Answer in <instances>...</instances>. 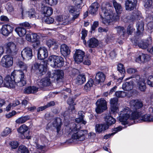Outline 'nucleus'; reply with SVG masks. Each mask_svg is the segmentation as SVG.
I'll return each mask as SVG.
<instances>
[{
	"label": "nucleus",
	"mask_w": 153,
	"mask_h": 153,
	"mask_svg": "<svg viewBox=\"0 0 153 153\" xmlns=\"http://www.w3.org/2000/svg\"><path fill=\"white\" fill-rule=\"evenodd\" d=\"M76 7H69L68 10L72 14L73 16L72 19L74 20L77 18L79 14V9H76Z\"/></svg>",
	"instance_id": "4be33fe9"
},
{
	"label": "nucleus",
	"mask_w": 153,
	"mask_h": 153,
	"mask_svg": "<svg viewBox=\"0 0 153 153\" xmlns=\"http://www.w3.org/2000/svg\"><path fill=\"white\" fill-rule=\"evenodd\" d=\"M16 111H13L11 112L6 115V117L7 118H10L16 114Z\"/></svg>",
	"instance_id": "e2e57ef3"
},
{
	"label": "nucleus",
	"mask_w": 153,
	"mask_h": 153,
	"mask_svg": "<svg viewBox=\"0 0 153 153\" xmlns=\"http://www.w3.org/2000/svg\"><path fill=\"white\" fill-rule=\"evenodd\" d=\"M21 56L23 59L28 60L32 58V50L29 47H26L21 51Z\"/></svg>",
	"instance_id": "f8f14e48"
},
{
	"label": "nucleus",
	"mask_w": 153,
	"mask_h": 153,
	"mask_svg": "<svg viewBox=\"0 0 153 153\" xmlns=\"http://www.w3.org/2000/svg\"><path fill=\"white\" fill-rule=\"evenodd\" d=\"M105 74L102 72H98L96 75L95 81L97 84L103 82L105 80Z\"/></svg>",
	"instance_id": "5701e85b"
},
{
	"label": "nucleus",
	"mask_w": 153,
	"mask_h": 153,
	"mask_svg": "<svg viewBox=\"0 0 153 153\" xmlns=\"http://www.w3.org/2000/svg\"><path fill=\"white\" fill-rule=\"evenodd\" d=\"M39 37L38 35L36 33H33L32 34V37H31V42H36L37 45H39L40 44V42L38 41Z\"/></svg>",
	"instance_id": "49530a36"
},
{
	"label": "nucleus",
	"mask_w": 153,
	"mask_h": 153,
	"mask_svg": "<svg viewBox=\"0 0 153 153\" xmlns=\"http://www.w3.org/2000/svg\"><path fill=\"white\" fill-rule=\"evenodd\" d=\"M115 29L117 32L121 35H123L126 32L124 28L121 26H118L115 27Z\"/></svg>",
	"instance_id": "a18cd8bd"
},
{
	"label": "nucleus",
	"mask_w": 153,
	"mask_h": 153,
	"mask_svg": "<svg viewBox=\"0 0 153 153\" xmlns=\"http://www.w3.org/2000/svg\"><path fill=\"white\" fill-rule=\"evenodd\" d=\"M34 68L37 70L38 73L41 75H44L47 71L46 66L42 63H35L34 65Z\"/></svg>",
	"instance_id": "dca6fc26"
},
{
	"label": "nucleus",
	"mask_w": 153,
	"mask_h": 153,
	"mask_svg": "<svg viewBox=\"0 0 153 153\" xmlns=\"http://www.w3.org/2000/svg\"><path fill=\"white\" fill-rule=\"evenodd\" d=\"M118 100L117 98H114L110 100L111 106H117Z\"/></svg>",
	"instance_id": "4d7b16f0"
},
{
	"label": "nucleus",
	"mask_w": 153,
	"mask_h": 153,
	"mask_svg": "<svg viewBox=\"0 0 153 153\" xmlns=\"http://www.w3.org/2000/svg\"><path fill=\"white\" fill-rule=\"evenodd\" d=\"M99 7L98 4L97 2H94L89 7L88 10L90 13L94 14L97 12Z\"/></svg>",
	"instance_id": "7c9ffc66"
},
{
	"label": "nucleus",
	"mask_w": 153,
	"mask_h": 153,
	"mask_svg": "<svg viewBox=\"0 0 153 153\" xmlns=\"http://www.w3.org/2000/svg\"><path fill=\"white\" fill-rule=\"evenodd\" d=\"M137 3V0H127L125 3L126 10L129 11L133 10Z\"/></svg>",
	"instance_id": "412c9836"
},
{
	"label": "nucleus",
	"mask_w": 153,
	"mask_h": 153,
	"mask_svg": "<svg viewBox=\"0 0 153 153\" xmlns=\"http://www.w3.org/2000/svg\"><path fill=\"white\" fill-rule=\"evenodd\" d=\"M11 132L12 130L11 128L6 127L2 132L1 135L3 136H6L11 133Z\"/></svg>",
	"instance_id": "09e8293b"
},
{
	"label": "nucleus",
	"mask_w": 153,
	"mask_h": 153,
	"mask_svg": "<svg viewBox=\"0 0 153 153\" xmlns=\"http://www.w3.org/2000/svg\"><path fill=\"white\" fill-rule=\"evenodd\" d=\"M117 70L121 74H123V76L121 77H120L119 79L121 81L123 78L124 76V74L125 73V70L123 67V65L121 63L118 64V65Z\"/></svg>",
	"instance_id": "79ce46f5"
},
{
	"label": "nucleus",
	"mask_w": 153,
	"mask_h": 153,
	"mask_svg": "<svg viewBox=\"0 0 153 153\" xmlns=\"http://www.w3.org/2000/svg\"><path fill=\"white\" fill-rule=\"evenodd\" d=\"M83 61V63L85 65H89L91 64V62L88 58V57H85L84 60Z\"/></svg>",
	"instance_id": "052dcab7"
},
{
	"label": "nucleus",
	"mask_w": 153,
	"mask_h": 153,
	"mask_svg": "<svg viewBox=\"0 0 153 153\" xmlns=\"http://www.w3.org/2000/svg\"><path fill=\"white\" fill-rule=\"evenodd\" d=\"M111 113L113 114H115L118 113L119 111L118 109V105L117 106H111Z\"/></svg>",
	"instance_id": "3c124183"
},
{
	"label": "nucleus",
	"mask_w": 153,
	"mask_h": 153,
	"mask_svg": "<svg viewBox=\"0 0 153 153\" xmlns=\"http://www.w3.org/2000/svg\"><path fill=\"white\" fill-rule=\"evenodd\" d=\"M66 129L68 133L72 134V139L78 141H83L87 139L88 132L85 130H79L77 129L76 125L72 123L66 126Z\"/></svg>",
	"instance_id": "7ed1b4c3"
},
{
	"label": "nucleus",
	"mask_w": 153,
	"mask_h": 153,
	"mask_svg": "<svg viewBox=\"0 0 153 153\" xmlns=\"http://www.w3.org/2000/svg\"><path fill=\"white\" fill-rule=\"evenodd\" d=\"M85 77L84 75L80 74L78 75L75 79V82L78 85L83 84L85 81Z\"/></svg>",
	"instance_id": "473e14b6"
},
{
	"label": "nucleus",
	"mask_w": 153,
	"mask_h": 153,
	"mask_svg": "<svg viewBox=\"0 0 153 153\" xmlns=\"http://www.w3.org/2000/svg\"><path fill=\"white\" fill-rule=\"evenodd\" d=\"M130 104L131 107L134 109L132 111V114L133 113L136 111H138L139 112H141L139 109L142 107L143 106L142 101L138 100H131L130 102Z\"/></svg>",
	"instance_id": "9d476101"
},
{
	"label": "nucleus",
	"mask_w": 153,
	"mask_h": 153,
	"mask_svg": "<svg viewBox=\"0 0 153 153\" xmlns=\"http://www.w3.org/2000/svg\"><path fill=\"white\" fill-rule=\"evenodd\" d=\"M10 145L12 149H15L18 146L19 144L16 141H12L10 143Z\"/></svg>",
	"instance_id": "13d9d810"
},
{
	"label": "nucleus",
	"mask_w": 153,
	"mask_h": 153,
	"mask_svg": "<svg viewBox=\"0 0 153 153\" xmlns=\"http://www.w3.org/2000/svg\"><path fill=\"white\" fill-rule=\"evenodd\" d=\"M51 84L50 80L49 78L47 77L43 78L39 80L37 82V85L41 88L48 86Z\"/></svg>",
	"instance_id": "6ab92c4d"
},
{
	"label": "nucleus",
	"mask_w": 153,
	"mask_h": 153,
	"mask_svg": "<svg viewBox=\"0 0 153 153\" xmlns=\"http://www.w3.org/2000/svg\"><path fill=\"white\" fill-rule=\"evenodd\" d=\"M15 30L20 37L24 36L26 33V29L23 27H17L15 28Z\"/></svg>",
	"instance_id": "4c0bfd02"
},
{
	"label": "nucleus",
	"mask_w": 153,
	"mask_h": 153,
	"mask_svg": "<svg viewBox=\"0 0 153 153\" xmlns=\"http://www.w3.org/2000/svg\"><path fill=\"white\" fill-rule=\"evenodd\" d=\"M127 72L129 74H133L137 72V70L135 68H129L127 69Z\"/></svg>",
	"instance_id": "bf43d9fd"
},
{
	"label": "nucleus",
	"mask_w": 153,
	"mask_h": 153,
	"mask_svg": "<svg viewBox=\"0 0 153 153\" xmlns=\"http://www.w3.org/2000/svg\"><path fill=\"white\" fill-rule=\"evenodd\" d=\"M152 22H149L147 25L148 29L149 30H151L153 29V17H152Z\"/></svg>",
	"instance_id": "680f3d73"
},
{
	"label": "nucleus",
	"mask_w": 153,
	"mask_h": 153,
	"mask_svg": "<svg viewBox=\"0 0 153 153\" xmlns=\"http://www.w3.org/2000/svg\"><path fill=\"white\" fill-rule=\"evenodd\" d=\"M48 56V53L47 49L45 47L40 48L38 52V57L40 60L43 59Z\"/></svg>",
	"instance_id": "a211bd4d"
},
{
	"label": "nucleus",
	"mask_w": 153,
	"mask_h": 153,
	"mask_svg": "<svg viewBox=\"0 0 153 153\" xmlns=\"http://www.w3.org/2000/svg\"><path fill=\"white\" fill-rule=\"evenodd\" d=\"M85 56V53L80 50H77L74 56L75 61L77 64H79L83 60V57Z\"/></svg>",
	"instance_id": "2eb2a0df"
},
{
	"label": "nucleus",
	"mask_w": 153,
	"mask_h": 153,
	"mask_svg": "<svg viewBox=\"0 0 153 153\" xmlns=\"http://www.w3.org/2000/svg\"><path fill=\"white\" fill-rule=\"evenodd\" d=\"M37 15L34 9L32 8L30 10L28 11V17L30 18L36 17Z\"/></svg>",
	"instance_id": "de8ad7c7"
},
{
	"label": "nucleus",
	"mask_w": 153,
	"mask_h": 153,
	"mask_svg": "<svg viewBox=\"0 0 153 153\" xmlns=\"http://www.w3.org/2000/svg\"><path fill=\"white\" fill-rule=\"evenodd\" d=\"M108 127V126L106 124H97L95 127V130L97 132L100 133L107 129Z\"/></svg>",
	"instance_id": "c756f323"
},
{
	"label": "nucleus",
	"mask_w": 153,
	"mask_h": 153,
	"mask_svg": "<svg viewBox=\"0 0 153 153\" xmlns=\"http://www.w3.org/2000/svg\"><path fill=\"white\" fill-rule=\"evenodd\" d=\"M54 126L56 127L57 132L59 133L60 130L62 125L61 120L60 118L56 119L53 123Z\"/></svg>",
	"instance_id": "72a5a7b5"
},
{
	"label": "nucleus",
	"mask_w": 153,
	"mask_h": 153,
	"mask_svg": "<svg viewBox=\"0 0 153 153\" xmlns=\"http://www.w3.org/2000/svg\"><path fill=\"white\" fill-rule=\"evenodd\" d=\"M87 30L85 29H82V39L83 40V43L86 45V41L84 40L85 37L87 35Z\"/></svg>",
	"instance_id": "5fc2aeb1"
},
{
	"label": "nucleus",
	"mask_w": 153,
	"mask_h": 153,
	"mask_svg": "<svg viewBox=\"0 0 153 153\" xmlns=\"http://www.w3.org/2000/svg\"><path fill=\"white\" fill-rule=\"evenodd\" d=\"M119 117L118 118L122 124L126 125L128 123V120H135L132 119V111H131L129 107H126L122 109L119 113Z\"/></svg>",
	"instance_id": "20e7f679"
},
{
	"label": "nucleus",
	"mask_w": 153,
	"mask_h": 153,
	"mask_svg": "<svg viewBox=\"0 0 153 153\" xmlns=\"http://www.w3.org/2000/svg\"><path fill=\"white\" fill-rule=\"evenodd\" d=\"M18 153H29L27 148L24 145L20 146L18 149ZM30 153H36L35 151H32Z\"/></svg>",
	"instance_id": "e433bc0d"
},
{
	"label": "nucleus",
	"mask_w": 153,
	"mask_h": 153,
	"mask_svg": "<svg viewBox=\"0 0 153 153\" xmlns=\"http://www.w3.org/2000/svg\"><path fill=\"white\" fill-rule=\"evenodd\" d=\"M115 95L118 97H123L126 95V93L124 91H118L115 92Z\"/></svg>",
	"instance_id": "864d4df0"
},
{
	"label": "nucleus",
	"mask_w": 153,
	"mask_h": 153,
	"mask_svg": "<svg viewBox=\"0 0 153 153\" xmlns=\"http://www.w3.org/2000/svg\"><path fill=\"white\" fill-rule=\"evenodd\" d=\"M98 25L99 22L98 21H95L94 22L92 25L91 26L92 30H94L98 26Z\"/></svg>",
	"instance_id": "0e129e2a"
},
{
	"label": "nucleus",
	"mask_w": 153,
	"mask_h": 153,
	"mask_svg": "<svg viewBox=\"0 0 153 153\" xmlns=\"http://www.w3.org/2000/svg\"><path fill=\"white\" fill-rule=\"evenodd\" d=\"M28 130V127L25 125L23 124L18 129V131L21 134L22 138L30 139L31 137L29 135V132L27 131Z\"/></svg>",
	"instance_id": "9b49d317"
},
{
	"label": "nucleus",
	"mask_w": 153,
	"mask_h": 153,
	"mask_svg": "<svg viewBox=\"0 0 153 153\" xmlns=\"http://www.w3.org/2000/svg\"><path fill=\"white\" fill-rule=\"evenodd\" d=\"M20 25L27 28H29L30 27V24L28 22H26L21 24Z\"/></svg>",
	"instance_id": "774afa93"
},
{
	"label": "nucleus",
	"mask_w": 153,
	"mask_h": 153,
	"mask_svg": "<svg viewBox=\"0 0 153 153\" xmlns=\"http://www.w3.org/2000/svg\"><path fill=\"white\" fill-rule=\"evenodd\" d=\"M38 88L35 86H30L26 88L24 91L25 94H34L38 91Z\"/></svg>",
	"instance_id": "c85d7f7f"
},
{
	"label": "nucleus",
	"mask_w": 153,
	"mask_h": 153,
	"mask_svg": "<svg viewBox=\"0 0 153 153\" xmlns=\"http://www.w3.org/2000/svg\"><path fill=\"white\" fill-rule=\"evenodd\" d=\"M44 22L48 24H51L53 23L54 22V19L51 17L46 16L45 18Z\"/></svg>",
	"instance_id": "6e6d98bb"
},
{
	"label": "nucleus",
	"mask_w": 153,
	"mask_h": 153,
	"mask_svg": "<svg viewBox=\"0 0 153 153\" xmlns=\"http://www.w3.org/2000/svg\"><path fill=\"white\" fill-rule=\"evenodd\" d=\"M133 82L131 81L130 82H126L123 85V89L126 91H130L132 88Z\"/></svg>",
	"instance_id": "c9c22d12"
},
{
	"label": "nucleus",
	"mask_w": 153,
	"mask_h": 153,
	"mask_svg": "<svg viewBox=\"0 0 153 153\" xmlns=\"http://www.w3.org/2000/svg\"><path fill=\"white\" fill-rule=\"evenodd\" d=\"M107 124V125H111L115 123V120L112 117L109 115L106 116L104 118Z\"/></svg>",
	"instance_id": "f704fd0d"
},
{
	"label": "nucleus",
	"mask_w": 153,
	"mask_h": 153,
	"mask_svg": "<svg viewBox=\"0 0 153 153\" xmlns=\"http://www.w3.org/2000/svg\"><path fill=\"white\" fill-rule=\"evenodd\" d=\"M149 59L150 57L148 55L142 53L138 57L136 58V61L137 62L141 63L149 60Z\"/></svg>",
	"instance_id": "bb28decb"
},
{
	"label": "nucleus",
	"mask_w": 153,
	"mask_h": 153,
	"mask_svg": "<svg viewBox=\"0 0 153 153\" xmlns=\"http://www.w3.org/2000/svg\"><path fill=\"white\" fill-rule=\"evenodd\" d=\"M123 127L121 126H120L118 127L115 128L114 129L113 131L114 132H113V133H115V134L117 132L121 131Z\"/></svg>",
	"instance_id": "338daca9"
},
{
	"label": "nucleus",
	"mask_w": 153,
	"mask_h": 153,
	"mask_svg": "<svg viewBox=\"0 0 153 153\" xmlns=\"http://www.w3.org/2000/svg\"><path fill=\"white\" fill-rule=\"evenodd\" d=\"M55 20L59 24L64 25L68 24L71 22L68 16L62 15L56 16L55 17Z\"/></svg>",
	"instance_id": "4468645a"
},
{
	"label": "nucleus",
	"mask_w": 153,
	"mask_h": 153,
	"mask_svg": "<svg viewBox=\"0 0 153 153\" xmlns=\"http://www.w3.org/2000/svg\"><path fill=\"white\" fill-rule=\"evenodd\" d=\"M87 44L90 48H94L98 46L99 42L98 40L96 38H92L88 41Z\"/></svg>",
	"instance_id": "cd10ccee"
},
{
	"label": "nucleus",
	"mask_w": 153,
	"mask_h": 153,
	"mask_svg": "<svg viewBox=\"0 0 153 153\" xmlns=\"http://www.w3.org/2000/svg\"><path fill=\"white\" fill-rule=\"evenodd\" d=\"M45 3L50 5H56L58 2L57 0H44Z\"/></svg>",
	"instance_id": "603ef678"
},
{
	"label": "nucleus",
	"mask_w": 153,
	"mask_h": 153,
	"mask_svg": "<svg viewBox=\"0 0 153 153\" xmlns=\"http://www.w3.org/2000/svg\"><path fill=\"white\" fill-rule=\"evenodd\" d=\"M131 118L138 120L139 122L153 121V115L149 114H143L138 111H136L133 113Z\"/></svg>",
	"instance_id": "39448f33"
},
{
	"label": "nucleus",
	"mask_w": 153,
	"mask_h": 153,
	"mask_svg": "<svg viewBox=\"0 0 153 153\" xmlns=\"http://www.w3.org/2000/svg\"><path fill=\"white\" fill-rule=\"evenodd\" d=\"M48 62L52 67L55 68L61 67L64 65L63 58L60 56L55 55L49 56Z\"/></svg>",
	"instance_id": "0eeeda50"
},
{
	"label": "nucleus",
	"mask_w": 153,
	"mask_h": 153,
	"mask_svg": "<svg viewBox=\"0 0 153 153\" xmlns=\"http://www.w3.org/2000/svg\"><path fill=\"white\" fill-rule=\"evenodd\" d=\"M13 58L9 55L4 56L1 59V64L4 67L9 68L13 65Z\"/></svg>",
	"instance_id": "1a4fd4ad"
},
{
	"label": "nucleus",
	"mask_w": 153,
	"mask_h": 153,
	"mask_svg": "<svg viewBox=\"0 0 153 153\" xmlns=\"http://www.w3.org/2000/svg\"><path fill=\"white\" fill-rule=\"evenodd\" d=\"M133 78V80L135 81L136 86L138 90L141 92H145L146 89L145 80L144 78L140 77L139 75H133L131 77L126 79L127 80Z\"/></svg>",
	"instance_id": "423d86ee"
},
{
	"label": "nucleus",
	"mask_w": 153,
	"mask_h": 153,
	"mask_svg": "<svg viewBox=\"0 0 153 153\" xmlns=\"http://www.w3.org/2000/svg\"><path fill=\"white\" fill-rule=\"evenodd\" d=\"M113 3L115 9L117 14L114 13L112 7L109 8L108 5L102 7L100 13V16L102 22L106 25L114 21H117L119 19V14L121 13L122 8L121 5L115 0H113Z\"/></svg>",
	"instance_id": "f257e3e1"
},
{
	"label": "nucleus",
	"mask_w": 153,
	"mask_h": 153,
	"mask_svg": "<svg viewBox=\"0 0 153 153\" xmlns=\"http://www.w3.org/2000/svg\"><path fill=\"white\" fill-rule=\"evenodd\" d=\"M152 42V39L150 37L149 38V40H141L138 43V46L139 48L143 49H145L148 48L149 44Z\"/></svg>",
	"instance_id": "a878e982"
},
{
	"label": "nucleus",
	"mask_w": 153,
	"mask_h": 153,
	"mask_svg": "<svg viewBox=\"0 0 153 153\" xmlns=\"http://www.w3.org/2000/svg\"><path fill=\"white\" fill-rule=\"evenodd\" d=\"M13 27L10 25H4L1 29V33L4 36H8L13 31Z\"/></svg>",
	"instance_id": "f3484780"
},
{
	"label": "nucleus",
	"mask_w": 153,
	"mask_h": 153,
	"mask_svg": "<svg viewBox=\"0 0 153 153\" xmlns=\"http://www.w3.org/2000/svg\"><path fill=\"white\" fill-rule=\"evenodd\" d=\"M29 119V116L22 117L17 119L16 122L17 123L22 124L25 123Z\"/></svg>",
	"instance_id": "a19ab883"
},
{
	"label": "nucleus",
	"mask_w": 153,
	"mask_h": 153,
	"mask_svg": "<svg viewBox=\"0 0 153 153\" xmlns=\"http://www.w3.org/2000/svg\"><path fill=\"white\" fill-rule=\"evenodd\" d=\"M60 52L63 56H66L70 54L71 51L67 45L65 44H62L61 45Z\"/></svg>",
	"instance_id": "393cba45"
},
{
	"label": "nucleus",
	"mask_w": 153,
	"mask_h": 153,
	"mask_svg": "<svg viewBox=\"0 0 153 153\" xmlns=\"http://www.w3.org/2000/svg\"><path fill=\"white\" fill-rule=\"evenodd\" d=\"M152 0H145L144 1V6L146 10H149L152 7Z\"/></svg>",
	"instance_id": "37998d69"
},
{
	"label": "nucleus",
	"mask_w": 153,
	"mask_h": 153,
	"mask_svg": "<svg viewBox=\"0 0 153 153\" xmlns=\"http://www.w3.org/2000/svg\"><path fill=\"white\" fill-rule=\"evenodd\" d=\"M95 111L97 114H100L107 109V102L104 99H99L96 102Z\"/></svg>",
	"instance_id": "6e6552de"
},
{
	"label": "nucleus",
	"mask_w": 153,
	"mask_h": 153,
	"mask_svg": "<svg viewBox=\"0 0 153 153\" xmlns=\"http://www.w3.org/2000/svg\"><path fill=\"white\" fill-rule=\"evenodd\" d=\"M49 77H53L56 79L57 82L62 81L64 78V73L61 70H56L53 72V76H52L50 72L48 73Z\"/></svg>",
	"instance_id": "ddd939ff"
},
{
	"label": "nucleus",
	"mask_w": 153,
	"mask_h": 153,
	"mask_svg": "<svg viewBox=\"0 0 153 153\" xmlns=\"http://www.w3.org/2000/svg\"><path fill=\"white\" fill-rule=\"evenodd\" d=\"M144 23L143 22L141 21L137 23L136 25L137 33H141L144 30Z\"/></svg>",
	"instance_id": "ea45409f"
},
{
	"label": "nucleus",
	"mask_w": 153,
	"mask_h": 153,
	"mask_svg": "<svg viewBox=\"0 0 153 153\" xmlns=\"http://www.w3.org/2000/svg\"><path fill=\"white\" fill-rule=\"evenodd\" d=\"M16 66L17 67L21 68L24 71H27V66L26 64L24 63L23 62L20 60H18L16 62Z\"/></svg>",
	"instance_id": "58836bf2"
},
{
	"label": "nucleus",
	"mask_w": 153,
	"mask_h": 153,
	"mask_svg": "<svg viewBox=\"0 0 153 153\" xmlns=\"http://www.w3.org/2000/svg\"><path fill=\"white\" fill-rule=\"evenodd\" d=\"M17 85L20 87L25 85L26 83L24 78L23 72L21 71H14L11 75H7L5 79V85L10 88H14L16 85V81Z\"/></svg>",
	"instance_id": "f03ea898"
},
{
	"label": "nucleus",
	"mask_w": 153,
	"mask_h": 153,
	"mask_svg": "<svg viewBox=\"0 0 153 153\" xmlns=\"http://www.w3.org/2000/svg\"><path fill=\"white\" fill-rule=\"evenodd\" d=\"M5 47L6 49V52L8 53H11L16 51V45L13 42H10L6 43Z\"/></svg>",
	"instance_id": "aec40b11"
},
{
	"label": "nucleus",
	"mask_w": 153,
	"mask_h": 153,
	"mask_svg": "<svg viewBox=\"0 0 153 153\" xmlns=\"http://www.w3.org/2000/svg\"><path fill=\"white\" fill-rule=\"evenodd\" d=\"M41 11L46 16H50L53 13V9L51 7L44 6L42 7Z\"/></svg>",
	"instance_id": "b1692460"
},
{
	"label": "nucleus",
	"mask_w": 153,
	"mask_h": 153,
	"mask_svg": "<svg viewBox=\"0 0 153 153\" xmlns=\"http://www.w3.org/2000/svg\"><path fill=\"white\" fill-rule=\"evenodd\" d=\"M146 83L150 86L153 87V75H150L147 78Z\"/></svg>",
	"instance_id": "8fccbe9b"
},
{
	"label": "nucleus",
	"mask_w": 153,
	"mask_h": 153,
	"mask_svg": "<svg viewBox=\"0 0 153 153\" xmlns=\"http://www.w3.org/2000/svg\"><path fill=\"white\" fill-rule=\"evenodd\" d=\"M94 81L91 79H90L85 85L84 89L85 90H89L91 87L93 85Z\"/></svg>",
	"instance_id": "c03bdc74"
},
{
	"label": "nucleus",
	"mask_w": 153,
	"mask_h": 153,
	"mask_svg": "<svg viewBox=\"0 0 153 153\" xmlns=\"http://www.w3.org/2000/svg\"><path fill=\"white\" fill-rule=\"evenodd\" d=\"M68 103L70 105H74L76 104L74 102V100L72 98H69L68 100Z\"/></svg>",
	"instance_id": "69168bd1"
},
{
	"label": "nucleus",
	"mask_w": 153,
	"mask_h": 153,
	"mask_svg": "<svg viewBox=\"0 0 153 153\" xmlns=\"http://www.w3.org/2000/svg\"><path fill=\"white\" fill-rule=\"evenodd\" d=\"M46 44L48 47L50 48L54 46V49H56L58 47V45L57 41L54 39H50L47 40Z\"/></svg>",
	"instance_id": "2f4dec72"
}]
</instances>
